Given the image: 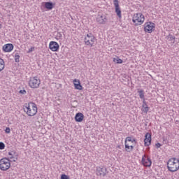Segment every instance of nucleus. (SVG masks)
Instances as JSON below:
<instances>
[{
  "label": "nucleus",
  "mask_w": 179,
  "mask_h": 179,
  "mask_svg": "<svg viewBox=\"0 0 179 179\" xmlns=\"http://www.w3.org/2000/svg\"><path fill=\"white\" fill-rule=\"evenodd\" d=\"M40 85H41V80L38 77H30L29 80V87L31 89H38V87H40Z\"/></svg>",
  "instance_id": "4"
},
{
  "label": "nucleus",
  "mask_w": 179,
  "mask_h": 179,
  "mask_svg": "<svg viewBox=\"0 0 179 179\" xmlns=\"http://www.w3.org/2000/svg\"><path fill=\"white\" fill-rule=\"evenodd\" d=\"M0 29H1V24H0Z\"/></svg>",
  "instance_id": "34"
},
{
  "label": "nucleus",
  "mask_w": 179,
  "mask_h": 179,
  "mask_svg": "<svg viewBox=\"0 0 179 179\" xmlns=\"http://www.w3.org/2000/svg\"><path fill=\"white\" fill-rule=\"evenodd\" d=\"M113 5L115 6V12L119 19L122 17V15L121 14V8L120 7V2L118 0H113Z\"/></svg>",
  "instance_id": "8"
},
{
  "label": "nucleus",
  "mask_w": 179,
  "mask_h": 179,
  "mask_svg": "<svg viewBox=\"0 0 179 179\" xmlns=\"http://www.w3.org/2000/svg\"><path fill=\"white\" fill-rule=\"evenodd\" d=\"M156 27V24L152 22H146L144 24V31L145 33H152L155 28Z\"/></svg>",
  "instance_id": "7"
},
{
  "label": "nucleus",
  "mask_w": 179,
  "mask_h": 179,
  "mask_svg": "<svg viewBox=\"0 0 179 179\" xmlns=\"http://www.w3.org/2000/svg\"><path fill=\"white\" fill-rule=\"evenodd\" d=\"M141 163L143 166L145 167H150V166H152V160L149 157L145 155L142 157Z\"/></svg>",
  "instance_id": "9"
},
{
  "label": "nucleus",
  "mask_w": 179,
  "mask_h": 179,
  "mask_svg": "<svg viewBox=\"0 0 179 179\" xmlns=\"http://www.w3.org/2000/svg\"><path fill=\"white\" fill-rule=\"evenodd\" d=\"M61 179H69V176L65 175V174H62L61 176Z\"/></svg>",
  "instance_id": "28"
},
{
  "label": "nucleus",
  "mask_w": 179,
  "mask_h": 179,
  "mask_svg": "<svg viewBox=\"0 0 179 179\" xmlns=\"http://www.w3.org/2000/svg\"><path fill=\"white\" fill-rule=\"evenodd\" d=\"M73 84H74V86H75V83H78V82H75V80H73Z\"/></svg>",
  "instance_id": "33"
},
{
  "label": "nucleus",
  "mask_w": 179,
  "mask_h": 179,
  "mask_svg": "<svg viewBox=\"0 0 179 179\" xmlns=\"http://www.w3.org/2000/svg\"><path fill=\"white\" fill-rule=\"evenodd\" d=\"M6 134H10V128L6 127L5 129Z\"/></svg>",
  "instance_id": "30"
},
{
  "label": "nucleus",
  "mask_w": 179,
  "mask_h": 179,
  "mask_svg": "<svg viewBox=\"0 0 179 179\" xmlns=\"http://www.w3.org/2000/svg\"><path fill=\"white\" fill-rule=\"evenodd\" d=\"M141 111L145 114H148V111H149V107L148 106V103H146L145 100L143 101Z\"/></svg>",
  "instance_id": "16"
},
{
  "label": "nucleus",
  "mask_w": 179,
  "mask_h": 179,
  "mask_svg": "<svg viewBox=\"0 0 179 179\" xmlns=\"http://www.w3.org/2000/svg\"><path fill=\"white\" fill-rule=\"evenodd\" d=\"M127 142H131L132 143H134V142H136V141L135 139H132V138L131 137H127L125 140V143H127Z\"/></svg>",
  "instance_id": "26"
},
{
  "label": "nucleus",
  "mask_w": 179,
  "mask_h": 179,
  "mask_svg": "<svg viewBox=\"0 0 179 179\" xmlns=\"http://www.w3.org/2000/svg\"><path fill=\"white\" fill-rule=\"evenodd\" d=\"M13 50V45L12 43H8L3 46V51L4 52H10Z\"/></svg>",
  "instance_id": "14"
},
{
  "label": "nucleus",
  "mask_w": 179,
  "mask_h": 179,
  "mask_svg": "<svg viewBox=\"0 0 179 179\" xmlns=\"http://www.w3.org/2000/svg\"><path fill=\"white\" fill-rule=\"evenodd\" d=\"M83 118H85L83 113H78L76 114L75 120L76 122H82V121H83Z\"/></svg>",
  "instance_id": "15"
},
{
  "label": "nucleus",
  "mask_w": 179,
  "mask_h": 179,
  "mask_svg": "<svg viewBox=\"0 0 179 179\" xmlns=\"http://www.w3.org/2000/svg\"><path fill=\"white\" fill-rule=\"evenodd\" d=\"M74 82H77L78 83H75V89H77V90H82V89H83V87H82V85H80V81L75 79Z\"/></svg>",
  "instance_id": "19"
},
{
  "label": "nucleus",
  "mask_w": 179,
  "mask_h": 179,
  "mask_svg": "<svg viewBox=\"0 0 179 179\" xmlns=\"http://www.w3.org/2000/svg\"><path fill=\"white\" fill-rule=\"evenodd\" d=\"M96 22L99 23V24H106L107 22V16H106V15H98Z\"/></svg>",
  "instance_id": "10"
},
{
  "label": "nucleus",
  "mask_w": 179,
  "mask_h": 179,
  "mask_svg": "<svg viewBox=\"0 0 179 179\" xmlns=\"http://www.w3.org/2000/svg\"><path fill=\"white\" fill-rule=\"evenodd\" d=\"M45 8L49 10H51V9L54 8V4L51 1H47L45 3Z\"/></svg>",
  "instance_id": "18"
},
{
  "label": "nucleus",
  "mask_w": 179,
  "mask_h": 179,
  "mask_svg": "<svg viewBox=\"0 0 179 179\" xmlns=\"http://www.w3.org/2000/svg\"><path fill=\"white\" fill-rule=\"evenodd\" d=\"M156 146H157V148H160L162 146V144H160V143H157L156 144Z\"/></svg>",
  "instance_id": "32"
},
{
  "label": "nucleus",
  "mask_w": 179,
  "mask_h": 179,
  "mask_svg": "<svg viewBox=\"0 0 179 179\" xmlns=\"http://www.w3.org/2000/svg\"><path fill=\"white\" fill-rule=\"evenodd\" d=\"M138 95L140 99L143 100V101L145 100V91L141 89L138 91Z\"/></svg>",
  "instance_id": "21"
},
{
  "label": "nucleus",
  "mask_w": 179,
  "mask_h": 179,
  "mask_svg": "<svg viewBox=\"0 0 179 179\" xmlns=\"http://www.w3.org/2000/svg\"><path fill=\"white\" fill-rule=\"evenodd\" d=\"M9 159H15L13 162H16L17 160V155L15 151H10L8 152Z\"/></svg>",
  "instance_id": "17"
},
{
  "label": "nucleus",
  "mask_w": 179,
  "mask_h": 179,
  "mask_svg": "<svg viewBox=\"0 0 179 179\" xmlns=\"http://www.w3.org/2000/svg\"><path fill=\"white\" fill-rule=\"evenodd\" d=\"M95 41L96 38L92 33L87 34L84 39L85 45H89L90 47H94Z\"/></svg>",
  "instance_id": "5"
},
{
  "label": "nucleus",
  "mask_w": 179,
  "mask_h": 179,
  "mask_svg": "<svg viewBox=\"0 0 179 179\" xmlns=\"http://www.w3.org/2000/svg\"><path fill=\"white\" fill-rule=\"evenodd\" d=\"M132 22L134 26H141L145 22V15L141 13H135L132 17Z\"/></svg>",
  "instance_id": "3"
},
{
  "label": "nucleus",
  "mask_w": 179,
  "mask_h": 179,
  "mask_svg": "<svg viewBox=\"0 0 179 179\" xmlns=\"http://www.w3.org/2000/svg\"><path fill=\"white\" fill-rule=\"evenodd\" d=\"M10 169V161L8 158H2L0 159V170L6 171Z\"/></svg>",
  "instance_id": "6"
},
{
  "label": "nucleus",
  "mask_w": 179,
  "mask_h": 179,
  "mask_svg": "<svg viewBox=\"0 0 179 179\" xmlns=\"http://www.w3.org/2000/svg\"><path fill=\"white\" fill-rule=\"evenodd\" d=\"M168 40L171 42L172 45L176 43V37L173 36V35H169Z\"/></svg>",
  "instance_id": "23"
},
{
  "label": "nucleus",
  "mask_w": 179,
  "mask_h": 179,
  "mask_svg": "<svg viewBox=\"0 0 179 179\" xmlns=\"http://www.w3.org/2000/svg\"><path fill=\"white\" fill-rule=\"evenodd\" d=\"M167 168L171 173H175L179 170V159L177 158H171L167 162Z\"/></svg>",
  "instance_id": "2"
},
{
  "label": "nucleus",
  "mask_w": 179,
  "mask_h": 179,
  "mask_svg": "<svg viewBox=\"0 0 179 179\" xmlns=\"http://www.w3.org/2000/svg\"><path fill=\"white\" fill-rule=\"evenodd\" d=\"M124 146L126 152H132V150H134L133 145H129V143H125Z\"/></svg>",
  "instance_id": "20"
},
{
  "label": "nucleus",
  "mask_w": 179,
  "mask_h": 179,
  "mask_svg": "<svg viewBox=\"0 0 179 179\" xmlns=\"http://www.w3.org/2000/svg\"><path fill=\"white\" fill-rule=\"evenodd\" d=\"M5 149V143L0 142V150H3Z\"/></svg>",
  "instance_id": "27"
},
{
  "label": "nucleus",
  "mask_w": 179,
  "mask_h": 179,
  "mask_svg": "<svg viewBox=\"0 0 179 179\" xmlns=\"http://www.w3.org/2000/svg\"><path fill=\"white\" fill-rule=\"evenodd\" d=\"M107 174V169L105 167H96V176L104 177Z\"/></svg>",
  "instance_id": "11"
},
{
  "label": "nucleus",
  "mask_w": 179,
  "mask_h": 179,
  "mask_svg": "<svg viewBox=\"0 0 179 179\" xmlns=\"http://www.w3.org/2000/svg\"><path fill=\"white\" fill-rule=\"evenodd\" d=\"M24 111L29 117H34L37 114V105L33 102L24 104Z\"/></svg>",
  "instance_id": "1"
},
{
  "label": "nucleus",
  "mask_w": 179,
  "mask_h": 179,
  "mask_svg": "<svg viewBox=\"0 0 179 179\" xmlns=\"http://www.w3.org/2000/svg\"><path fill=\"white\" fill-rule=\"evenodd\" d=\"M15 62H20V55H19V53L15 54Z\"/></svg>",
  "instance_id": "25"
},
{
  "label": "nucleus",
  "mask_w": 179,
  "mask_h": 179,
  "mask_svg": "<svg viewBox=\"0 0 179 179\" xmlns=\"http://www.w3.org/2000/svg\"><path fill=\"white\" fill-rule=\"evenodd\" d=\"M20 94H26L27 92L26 90H21L19 92Z\"/></svg>",
  "instance_id": "29"
},
{
  "label": "nucleus",
  "mask_w": 179,
  "mask_h": 179,
  "mask_svg": "<svg viewBox=\"0 0 179 179\" xmlns=\"http://www.w3.org/2000/svg\"><path fill=\"white\" fill-rule=\"evenodd\" d=\"M49 48L51 51L57 52L59 50V45L55 41H51L49 44Z\"/></svg>",
  "instance_id": "12"
},
{
  "label": "nucleus",
  "mask_w": 179,
  "mask_h": 179,
  "mask_svg": "<svg viewBox=\"0 0 179 179\" xmlns=\"http://www.w3.org/2000/svg\"><path fill=\"white\" fill-rule=\"evenodd\" d=\"M33 51H34V47H31L29 49L28 52H33Z\"/></svg>",
  "instance_id": "31"
},
{
  "label": "nucleus",
  "mask_w": 179,
  "mask_h": 179,
  "mask_svg": "<svg viewBox=\"0 0 179 179\" xmlns=\"http://www.w3.org/2000/svg\"><path fill=\"white\" fill-rule=\"evenodd\" d=\"M145 138L144 139L145 146H150L152 144V134L150 133H146L145 136Z\"/></svg>",
  "instance_id": "13"
},
{
  "label": "nucleus",
  "mask_w": 179,
  "mask_h": 179,
  "mask_svg": "<svg viewBox=\"0 0 179 179\" xmlns=\"http://www.w3.org/2000/svg\"><path fill=\"white\" fill-rule=\"evenodd\" d=\"M113 62L115 64H122V59H120V57L113 58Z\"/></svg>",
  "instance_id": "24"
},
{
  "label": "nucleus",
  "mask_w": 179,
  "mask_h": 179,
  "mask_svg": "<svg viewBox=\"0 0 179 179\" xmlns=\"http://www.w3.org/2000/svg\"><path fill=\"white\" fill-rule=\"evenodd\" d=\"M3 69H5V62L3 61V59L0 58V72H1V71H3Z\"/></svg>",
  "instance_id": "22"
}]
</instances>
